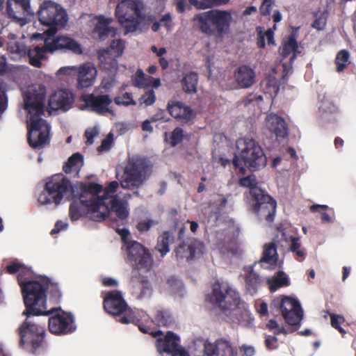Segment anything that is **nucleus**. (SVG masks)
Instances as JSON below:
<instances>
[{
    "mask_svg": "<svg viewBox=\"0 0 356 356\" xmlns=\"http://www.w3.org/2000/svg\"><path fill=\"white\" fill-rule=\"evenodd\" d=\"M124 48V44L122 40H113L108 49L99 51V58L102 63L111 64L113 69L117 70L115 58L122 56Z\"/></svg>",
    "mask_w": 356,
    "mask_h": 356,
    "instance_id": "obj_18",
    "label": "nucleus"
},
{
    "mask_svg": "<svg viewBox=\"0 0 356 356\" xmlns=\"http://www.w3.org/2000/svg\"><path fill=\"white\" fill-rule=\"evenodd\" d=\"M83 165V159L81 154L75 153L68 159L63 169L66 173H75L77 175Z\"/></svg>",
    "mask_w": 356,
    "mask_h": 356,
    "instance_id": "obj_32",
    "label": "nucleus"
},
{
    "mask_svg": "<svg viewBox=\"0 0 356 356\" xmlns=\"http://www.w3.org/2000/svg\"><path fill=\"white\" fill-rule=\"evenodd\" d=\"M10 41L8 43L7 49L15 60H18L26 56L27 49L22 40H15L13 34L9 35Z\"/></svg>",
    "mask_w": 356,
    "mask_h": 356,
    "instance_id": "obj_30",
    "label": "nucleus"
},
{
    "mask_svg": "<svg viewBox=\"0 0 356 356\" xmlns=\"http://www.w3.org/2000/svg\"><path fill=\"white\" fill-rule=\"evenodd\" d=\"M156 101L155 92L153 90H147L138 99L140 106H149Z\"/></svg>",
    "mask_w": 356,
    "mask_h": 356,
    "instance_id": "obj_43",
    "label": "nucleus"
},
{
    "mask_svg": "<svg viewBox=\"0 0 356 356\" xmlns=\"http://www.w3.org/2000/svg\"><path fill=\"white\" fill-rule=\"evenodd\" d=\"M272 3L263 1L261 7H260V11L262 15H268L270 13V6Z\"/></svg>",
    "mask_w": 356,
    "mask_h": 356,
    "instance_id": "obj_64",
    "label": "nucleus"
},
{
    "mask_svg": "<svg viewBox=\"0 0 356 356\" xmlns=\"http://www.w3.org/2000/svg\"><path fill=\"white\" fill-rule=\"evenodd\" d=\"M159 22L160 23V26H164L169 31L172 28V18L170 14L164 15Z\"/></svg>",
    "mask_w": 356,
    "mask_h": 356,
    "instance_id": "obj_56",
    "label": "nucleus"
},
{
    "mask_svg": "<svg viewBox=\"0 0 356 356\" xmlns=\"http://www.w3.org/2000/svg\"><path fill=\"white\" fill-rule=\"evenodd\" d=\"M78 84L81 88H88L92 86L97 76V69L95 66L90 63H83L77 67Z\"/></svg>",
    "mask_w": 356,
    "mask_h": 356,
    "instance_id": "obj_22",
    "label": "nucleus"
},
{
    "mask_svg": "<svg viewBox=\"0 0 356 356\" xmlns=\"http://www.w3.org/2000/svg\"><path fill=\"white\" fill-rule=\"evenodd\" d=\"M235 80L240 88H249L255 81L254 72L248 66H241L235 72Z\"/></svg>",
    "mask_w": 356,
    "mask_h": 356,
    "instance_id": "obj_26",
    "label": "nucleus"
},
{
    "mask_svg": "<svg viewBox=\"0 0 356 356\" xmlns=\"http://www.w3.org/2000/svg\"><path fill=\"white\" fill-rule=\"evenodd\" d=\"M7 10L8 16L21 26L28 23L27 17L33 15L29 0H9Z\"/></svg>",
    "mask_w": 356,
    "mask_h": 356,
    "instance_id": "obj_16",
    "label": "nucleus"
},
{
    "mask_svg": "<svg viewBox=\"0 0 356 356\" xmlns=\"http://www.w3.org/2000/svg\"><path fill=\"white\" fill-rule=\"evenodd\" d=\"M71 313H56L49 317L48 321L49 330L56 335H65L71 334L76 330L73 324V319L70 315Z\"/></svg>",
    "mask_w": 356,
    "mask_h": 356,
    "instance_id": "obj_15",
    "label": "nucleus"
},
{
    "mask_svg": "<svg viewBox=\"0 0 356 356\" xmlns=\"http://www.w3.org/2000/svg\"><path fill=\"white\" fill-rule=\"evenodd\" d=\"M104 306L106 312H126L128 308L121 293L118 291H112L104 298Z\"/></svg>",
    "mask_w": 356,
    "mask_h": 356,
    "instance_id": "obj_24",
    "label": "nucleus"
},
{
    "mask_svg": "<svg viewBox=\"0 0 356 356\" xmlns=\"http://www.w3.org/2000/svg\"><path fill=\"white\" fill-rule=\"evenodd\" d=\"M350 63L349 53L346 50L340 51L335 59L337 72H342Z\"/></svg>",
    "mask_w": 356,
    "mask_h": 356,
    "instance_id": "obj_38",
    "label": "nucleus"
},
{
    "mask_svg": "<svg viewBox=\"0 0 356 356\" xmlns=\"http://www.w3.org/2000/svg\"><path fill=\"white\" fill-rule=\"evenodd\" d=\"M257 181L254 176H248L240 179V184L242 186L250 188V194L252 196V191L254 189H260L257 187Z\"/></svg>",
    "mask_w": 356,
    "mask_h": 356,
    "instance_id": "obj_45",
    "label": "nucleus"
},
{
    "mask_svg": "<svg viewBox=\"0 0 356 356\" xmlns=\"http://www.w3.org/2000/svg\"><path fill=\"white\" fill-rule=\"evenodd\" d=\"M112 315L113 318L122 324L133 323L138 327L140 331L143 333H149L153 337H161L163 335V332L161 330H156L149 332V328L144 325L142 323V319L145 321L149 318L147 313L143 314V316L140 314L141 313H108Z\"/></svg>",
    "mask_w": 356,
    "mask_h": 356,
    "instance_id": "obj_17",
    "label": "nucleus"
},
{
    "mask_svg": "<svg viewBox=\"0 0 356 356\" xmlns=\"http://www.w3.org/2000/svg\"><path fill=\"white\" fill-rule=\"evenodd\" d=\"M114 102L118 106H129L136 105V102L133 99V95L131 92H124L114 98Z\"/></svg>",
    "mask_w": 356,
    "mask_h": 356,
    "instance_id": "obj_42",
    "label": "nucleus"
},
{
    "mask_svg": "<svg viewBox=\"0 0 356 356\" xmlns=\"http://www.w3.org/2000/svg\"><path fill=\"white\" fill-rule=\"evenodd\" d=\"M197 75L191 72L184 76L181 81L183 90L186 93H195L197 91Z\"/></svg>",
    "mask_w": 356,
    "mask_h": 356,
    "instance_id": "obj_34",
    "label": "nucleus"
},
{
    "mask_svg": "<svg viewBox=\"0 0 356 356\" xmlns=\"http://www.w3.org/2000/svg\"><path fill=\"white\" fill-rule=\"evenodd\" d=\"M59 49H68L76 54L82 53L81 45L75 40L67 35H60L52 39L46 38L44 47L37 46L29 50V62L33 66L38 67L41 65V60L45 58V53H54Z\"/></svg>",
    "mask_w": 356,
    "mask_h": 356,
    "instance_id": "obj_9",
    "label": "nucleus"
},
{
    "mask_svg": "<svg viewBox=\"0 0 356 356\" xmlns=\"http://www.w3.org/2000/svg\"><path fill=\"white\" fill-rule=\"evenodd\" d=\"M88 26L92 28L91 35L95 40H104L114 37L117 29L113 26V19L104 16H88Z\"/></svg>",
    "mask_w": 356,
    "mask_h": 356,
    "instance_id": "obj_11",
    "label": "nucleus"
},
{
    "mask_svg": "<svg viewBox=\"0 0 356 356\" xmlns=\"http://www.w3.org/2000/svg\"><path fill=\"white\" fill-rule=\"evenodd\" d=\"M196 26L207 35H213L222 39L230 33L233 22L232 12L228 10L214 9L196 15L193 19Z\"/></svg>",
    "mask_w": 356,
    "mask_h": 356,
    "instance_id": "obj_6",
    "label": "nucleus"
},
{
    "mask_svg": "<svg viewBox=\"0 0 356 356\" xmlns=\"http://www.w3.org/2000/svg\"><path fill=\"white\" fill-rule=\"evenodd\" d=\"M244 271L247 273L245 275L247 283L248 284L249 286H252L254 289L257 283V275L253 271V268L252 266H248L244 268Z\"/></svg>",
    "mask_w": 356,
    "mask_h": 356,
    "instance_id": "obj_47",
    "label": "nucleus"
},
{
    "mask_svg": "<svg viewBox=\"0 0 356 356\" xmlns=\"http://www.w3.org/2000/svg\"><path fill=\"white\" fill-rule=\"evenodd\" d=\"M234 166L244 173L245 168L257 170L266 164V158L260 145L251 138H241L236 141L233 160Z\"/></svg>",
    "mask_w": 356,
    "mask_h": 356,
    "instance_id": "obj_7",
    "label": "nucleus"
},
{
    "mask_svg": "<svg viewBox=\"0 0 356 356\" xmlns=\"http://www.w3.org/2000/svg\"><path fill=\"white\" fill-rule=\"evenodd\" d=\"M77 70V67L76 66H65L60 67L57 72H56V76H58L60 79L66 77V76H71L75 74Z\"/></svg>",
    "mask_w": 356,
    "mask_h": 356,
    "instance_id": "obj_48",
    "label": "nucleus"
},
{
    "mask_svg": "<svg viewBox=\"0 0 356 356\" xmlns=\"http://www.w3.org/2000/svg\"><path fill=\"white\" fill-rule=\"evenodd\" d=\"M179 337L174 332L168 331L163 337L156 339V346L159 353H166L171 355L173 350L179 345Z\"/></svg>",
    "mask_w": 356,
    "mask_h": 356,
    "instance_id": "obj_23",
    "label": "nucleus"
},
{
    "mask_svg": "<svg viewBox=\"0 0 356 356\" xmlns=\"http://www.w3.org/2000/svg\"><path fill=\"white\" fill-rule=\"evenodd\" d=\"M265 129L273 134L277 138H283L287 134L285 121L275 114H268L265 119Z\"/></svg>",
    "mask_w": 356,
    "mask_h": 356,
    "instance_id": "obj_20",
    "label": "nucleus"
},
{
    "mask_svg": "<svg viewBox=\"0 0 356 356\" xmlns=\"http://www.w3.org/2000/svg\"><path fill=\"white\" fill-rule=\"evenodd\" d=\"M40 22L49 26L46 33L51 35L56 33L58 28H63L67 22L65 10L58 4L51 1H45L41 6L38 11Z\"/></svg>",
    "mask_w": 356,
    "mask_h": 356,
    "instance_id": "obj_10",
    "label": "nucleus"
},
{
    "mask_svg": "<svg viewBox=\"0 0 356 356\" xmlns=\"http://www.w3.org/2000/svg\"><path fill=\"white\" fill-rule=\"evenodd\" d=\"M149 175L145 160L136 156L128 159L122 175L116 173L119 182L112 181L104 187L98 184L82 182L72 186L63 175H54L47 181L38 202L42 205L51 203L57 205L65 197H78L87 216L93 220L102 221L110 213L124 219L129 215L127 200L131 194L118 192L120 185L123 189L137 190L145 184Z\"/></svg>",
    "mask_w": 356,
    "mask_h": 356,
    "instance_id": "obj_1",
    "label": "nucleus"
},
{
    "mask_svg": "<svg viewBox=\"0 0 356 356\" xmlns=\"http://www.w3.org/2000/svg\"><path fill=\"white\" fill-rule=\"evenodd\" d=\"M327 23V14L325 13H321L316 17L315 20L312 24L313 28L321 31L323 30Z\"/></svg>",
    "mask_w": 356,
    "mask_h": 356,
    "instance_id": "obj_49",
    "label": "nucleus"
},
{
    "mask_svg": "<svg viewBox=\"0 0 356 356\" xmlns=\"http://www.w3.org/2000/svg\"><path fill=\"white\" fill-rule=\"evenodd\" d=\"M190 6H193L197 9L205 10L208 8L206 0H189Z\"/></svg>",
    "mask_w": 356,
    "mask_h": 356,
    "instance_id": "obj_57",
    "label": "nucleus"
},
{
    "mask_svg": "<svg viewBox=\"0 0 356 356\" xmlns=\"http://www.w3.org/2000/svg\"><path fill=\"white\" fill-rule=\"evenodd\" d=\"M182 138V130L179 128H177L171 134L170 138V143L171 144V145L175 146L181 141Z\"/></svg>",
    "mask_w": 356,
    "mask_h": 356,
    "instance_id": "obj_53",
    "label": "nucleus"
},
{
    "mask_svg": "<svg viewBox=\"0 0 356 356\" xmlns=\"http://www.w3.org/2000/svg\"><path fill=\"white\" fill-rule=\"evenodd\" d=\"M128 259L133 266L139 270H149L153 259L148 251L136 241L127 242L124 245Z\"/></svg>",
    "mask_w": 356,
    "mask_h": 356,
    "instance_id": "obj_12",
    "label": "nucleus"
},
{
    "mask_svg": "<svg viewBox=\"0 0 356 356\" xmlns=\"http://www.w3.org/2000/svg\"><path fill=\"white\" fill-rule=\"evenodd\" d=\"M273 304L275 307L280 309L281 312H302L300 302L294 297L277 298L273 301Z\"/></svg>",
    "mask_w": 356,
    "mask_h": 356,
    "instance_id": "obj_28",
    "label": "nucleus"
},
{
    "mask_svg": "<svg viewBox=\"0 0 356 356\" xmlns=\"http://www.w3.org/2000/svg\"><path fill=\"white\" fill-rule=\"evenodd\" d=\"M73 102V95L70 90H59L50 97L49 105L52 110L66 111L71 108Z\"/></svg>",
    "mask_w": 356,
    "mask_h": 356,
    "instance_id": "obj_19",
    "label": "nucleus"
},
{
    "mask_svg": "<svg viewBox=\"0 0 356 356\" xmlns=\"http://www.w3.org/2000/svg\"><path fill=\"white\" fill-rule=\"evenodd\" d=\"M167 291L175 296L182 297L185 294L184 286L180 279L175 276L168 278L165 283Z\"/></svg>",
    "mask_w": 356,
    "mask_h": 356,
    "instance_id": "obj_31",
    "label": "nucleus"
},
{
    "mask_svg": "<svg viewBox=\"0 0 356 356\" xmlns=\"http://www.w3.org/2000/svg\"><path fill=\"white\" fill-rule=\"evenodd\" d=\"M301 243L299 237H291L290 241L289 249L296 254L298 258L302 261L305 257V252L304 250L300 248Z\"/></svg>",
    "mask_w": 356,
    "mask_h": 356,
    "instance_id": "obj_41",
    "label": "nucleus"
},
{
    "mask_svg": "<svg viewBox=\"0 0 356 356\" xmlns=\"http://www.w3.org/2000/svg\"><path fill=\"white\" fill-rule=\"evenodd\" d=\"M262 89L264 90V96L259 95L257 99L259 101L266 100L270 102L275 97L279 90L280 86L275 77L270 76L262 83Z\"/></svg>",
    "mask_w": 356,
    "mask_h": 356,
    "instance_id": "obj_29",
    "label": "nucleus"
},
{
    "mask_svg": "<svg viewBox=\"0 0 356 356\" xmlns=\"http://www.w3.org/2000/svg\"><path fill=\"white\" fill-rule=\"evenodd\" d=\"M157 224V221L147 218L141 220L138 222L137 225V228L140 232H147L148 231L152 226L156 225Z\"/></svg>",
    "mask_w": 356,
    "mask_h": 356,
    "instance_id": "obj_51",
    "label": "nucleus"
},
{
    "mask_svg": "<svg viewBox=\"0 0 356 356\" xmlns=\"http://www.w3.org/2000/svg\"><path fill=\"white\" fill-rule=\"evenodd\" d=\"M277 341V338L275 334L274 336L266 335L265 337V346L269 350L274 348V347H273V344Z\"/></svg>",
    "mask_w": 356,
    "mask_h": 356,
    "instance_id": "obj_62",
    "label": "nucleus"
},
{
    "mask_svg": "<svg viewBox=\"0 0 356 356\" xmlns=\"http://www.w3.org/2000/svg\"><path fill=\"white\" fill-rule=\"evenodd\" d=\"M219 356H237V351L229 343H219Z\"/></svg>",
    "mask_w": 356,
    "mask_h": 356,
    "instance_id": "obj_46",
    "label": "nucleus"
},
{
    "mask_svg": "<svg viewBox=\"0 0 356 356\" xmlns=\"http://www.w3.org/2000/svg\"><path fill=\"white\" fill-rule=\"evenodd\" d=\"M115 16L119 23L127 32L135 31L143 22L151 26L153 31L156 32L160 28V23L152 15H145V6L140 0H118Z\"/></svg>",
    "mask_w": 356,
    "mask_h": 356,
    "instance_id": "obj_4",
    "label": "nucleus"
},
{
    "mask_svg": "<svg viewBox=\"0 0 356 356\" xmlns=\"http://www.w3.org/2000/svg\"><path fill=\"white\" fill-rule=\"evenodd\" d=\"M229 1L230 0H206L208 8L226 5L229 2Z\"/></svg>",
    "mask_w": 356,
    "mask_h": 356,
    "instance_id": "obj_61",
    "label": "nucleus"
},
{
    "mask_svg": "<svg viewBox=\"0 0 356 356\" xmlns=\"http://www.w3.org/2000/svg\"><path fill=\"white\" fill-rule=\"evenodd\" d=\"M23 314L26 315V318L17 329L19 336V346L32 353H35L43 344L46 330L44 326L32 321L31 318L40 315L48 316L51 313Z\"/></svg>",
    "mask_w": 356,
    "mask_h": 356,
    "instance_id": "obj_8",
    "label": "nucleus"
},
{
    "mask_svg": "<svg viewBox=\"0 0 356 356\" xmlns=\"http://www.w3.org/2000/svg\"><path fill=\"white\" fill-rule=\"evenodd\" d=\"M327 207L326 205H320V204H316L312 205L310 207V209L312 211H316L317 209L318 210V212L321 214V219L323 222H331V218L328 214H327L325 212L322 211V209H326Z\"/></svg>",
    "mask_w": 356,
    "mask_h": 356,
    "instance_id": "obj_54",
    "label": "nucleus"
},
{
    "mask_svg": "<svg viewBox=\"0 0 356 356\" xmlns=\"http://www.w3.org/2000/svg\"><path fill=\"white\" fill-rule=\"evenodd\" d=\"M7 270L10 273L19 272L18 282L21 286L26 312H46L45 291L49 287V280L43 277L29 280L31 272L18 262H13L8 265ZM47 312L59 311L58 309L54 308Z\"/></svg>",
    "mask_w": 356,
    "mask_h": 356,
    "instance_id": "obj_3",
    "label": "nucleus"
},
{
    "mask_svg": "<svg viewBox=\"0 0 356 356\" xmlns=\"http://www.w3.org/2000/svg\"><path fill=\"white\" fill-rule=\"evenodd\" d=\"M267 282L269 285L270 290L271 291H275L282 286L289 285V280L284 272L279 271L275 277L268 279Z\"/></svg>",
    "mask_w": 356,
    "mask_h": 356,
    "instance_id": "obj_33",
    "label": "nucleus"
},
{
    "mask_svg": "<svg viewBox=\"0 0 356 356\" xmlns=\"http://www.w3.org/2000/svg\"><path fill=\"white\" fill-rule=\"evenodd\" d=\"M266 328L269 331H273L275 336L280 334H287L288 331L283 327L280 326L279 323L274 319H270L266 324Z\"/></svg>",
    "mask_w": 356,
    "mask_h": 356,
    "instance_id": "obj_44",
    "label": "nucleus"
},
{
    "mask_svg": "<svg viewBox=\"0 0 356 356\" xmlns=\"http://www.w3.org/2000/svg\"><path fill=\"white\" fill-rule=\"evenodd\" d=\"M83 210L79 207L78 202L72 203L70 207V216L72 220H78L82 215Z\"/></svg>",
    "mask_w": 356,
    "mask_h": 356,
    "instance_id": "obj_50",
    "label": "nucleus"
},
{
    "mask_svg": "<svg viewBox=\"0 0 356 356\" xmlns=\"http://www.w3.org/2000/svg\"><path fill=\"white\" fill-rule=\"evenodd\" d=\"M278 254L274 243H269L264 246L263 256L261 259V265L266 268H272L277 266Z\"/></svg>",
    "mask_w": 356,
    "mask_h": 356,
    "instance_id": "obj_27",
    "label": "nucleus"
},
{
    "mask_svg": "<svg viewBox=\"0 0 356 356\" xmlns=\"http://www.w3.org/2000/svg\"><path fill=\"white\" fill-rule=\"evenodd\" d=\"M204 352L206 356H219V343L218 345L206 343Z\"/></svg>",
    "mask_w": 356,
    "mask_h": 356,
    "instance_id": "obj_52",
    "label": "nucleus"
},
{
    "mask_svg": "<svg viewBox=\"0 0 356 356\" xmlns=\"http://www.w3.org/2000/svg\"><path fill=\"white\" fill-rule=\"evenodd\" d=\"M113 134H109L106 138L103 140L102 145L99 146V149L100 151L107 150L110 148V146L113 142Z\"/></svg>",
    "mask_w": 356,
    "mask_h": 356,
    "instance_id": "obj_59",
    "label": "nucleus"
},
{
    "mask_svg": "<svg viewBox=\"0 0 356 356\" xmlns=\"http://www.w3.org/2000/svg\"><path fill=\"white\" fill-rule=\"evenodd\" d=\"M83 108L99 114L110 113L114 115L112 109V99L108 95H95L87 94L82 96Z\"/></svg>",
    "mask_w": 356,
    "mask_h": 356,
    "instance_id": "obj_14",
    "label": "nucleus"
},
{
    "mask_svg": "<svg viewBox=\"0 0 356 356\" xmlns=\"http://www.w3.org/2000/svg\"><path fill=\"white\" fill-rule=\"evenodd\" d=\"M285 322L291 326L294 327L292 331L297 330L300 326L303 318L304 313H282Z\"/></svg>",
    "mask_w": 356,
    "mask_h": 356,
    "instance_id": "obj_37",
    "label": "nucleus"
},
{
    "mask_svg": "<svg viewBox=\"0 0 356 356\" xmlns=\"http://www.w3.org/2000/svg\"><path fill=\"white\" fill-rule=\"evenodd\" d=\"M133 85L137 88H147L150 86V76H147L142 70L138 69L131 77Z\"/></svg>",
    "mask_w": 356,
    "mask_h": 356,
    "instance_id": "obj_35",
    "label": "nucleus"
},
{
    "mask_svg": "<svg viewBox=\"0 0 356 356\" xmlns=\"http://www.w3.org/2000/svg\"><path fill=\"white\" fill-rule=\"evenodd\" d=\"M330 316V323L332 327L337 330L342 334H346L343 327L346 325L345 318L336 313H328Z\"/></svg>",
    "mask_w": 356,
    "mask_h": 356,
    "instance_id": "obj_40",
    "label": "nucleus"
},
{
    "mask_svg": "<svg viewBox=\"0 0 356 356\" xmlns=\"http://www.w3.org/2000/svg\"><path fill=\"white\" fill-rule=\"evenodd\" d=\"M67 226L68 223L67 220H58L56 222L54 228L51 231V234H54L61 230H65L67 229Z\"/></svg>",
    "mask_w": 356,
    "mask_h": 356,
    "instance_id": "obj_58",
    "label": "nucleus"
},
{
    "mask_svg": "<svg viewBox=\"0 0 356 356\" xmlns=\"http://www.w3.org/2000/svg\"><path fill=\"white\" fill-rule=\"evenodd\" d=\"M252 207L254 211L260 218L272 222L276 208V202L261 189L252 191Z\"/></svg>",
    "mask_w": 356,
    "mask_h": 356,
    "instance_id": "obj_13",
    "label": "nucleus"
},
{
    "mask_svg": "<svg viewBox=\"0 0 356 356\" xmlns=\"http://www.w3.org/2000/svg\"><path fill=\"white\" fill-rule=\"evenodd\" d=\"M205 247L199 240H193L189 243L180 245L176 250V256L180 259H190L202 254Z\"/></svg>",
    "mask_w": 356,
    "mask_h": 356,
    "instance_id": "obj_21",
    "label": "nucleus"
},
{
    "mask_svg": "<svg viewBox=\"0 0 356 356\" xmlns=\"http://www.w3.org/2000/svg\"><path fill=\"white\" fill-rule=\"evenodd\" d=\"M172 241V237L168 232L163 233L159 237L156 249L161 254L162 257L166 255L169 252V244Z\"/></svg>",
    "mask_w": 356,
    "mask_h": 356,
    "instance_id": "obj_36",
    "label": "nucleus"
},
{
    "mask_svg": "<svg viewBox=\"0 0 356 356\" xmlns=\"http://www.w3.org/2000/svg\"><path fill=\"white\" fill-rule=\"evenodd\" d=\"M240 350L245 356H253L255 354V349L252 346L243 344L240 347Z\"/></svg>",
    "mask_w": 356,
    "mask_h": 356,
    "instance_id": "obj_60",
    "label": "nucleus"
},
{
    "mask_svg": "<svg viewBox=\"0 0 356 356\" xmlns=\"http://www.w3.org/2000/svg\"><path fill=\"white\" fill-rule=\"evenodd\" d=\"M205 302L207 308L213 310L234 312L248 309L235 289L219 281L213 284L211 293L206 296Z\"/></svg>",
    "mask_w": 356,
    "mask_h": 356,
    "instance_id": "obj_5",
    "label": "nucleus"
},
{
    "mask_svg": "<svg viewBox=\"0 0 356 356\" xmlns=\"http://www.w3.org/2000/svg\"><path fill=\"white\" fill-rule=\"evenodd\" d=\"M297 49L298 44L296 39L294 35H291L284 41L283 45L280 49V54L284 57H286L291 53H295Z\"/></svg>",
    "mask_w": 356,
    "mask_h": 356,
    "instance_id": "obj_39",
    "label": "nucleus"
},
{
    "mask_svg": "<svg viewBox=\"0 0 356 356\" xmlns=\"http://www.w3.org/2000/svg\"><path fill=\"white\" fill-rule=\"evenodd\" d=\"M168 108L170 113L181 122H187L194 117L191 108L181 102H172L168 104Z\"/></svg>",
    "mask_w": 356,
    "mask_h": 356,
    "instance_id": "obj_25",
    "label": "nucleus"
},
{
    "mask_svg": "<svg viewBox=\"0 0 356 356\" xmlns=\"http://www.w3.org/2000/svg\"><path fill=\"white\" fill-rule=\"evenodd\" d=\"M172 356H191L189 353L181 348L179 345L176 349L173 350V353L171 354Z\"/></svg>",
    "mask_w": 356,
    "mask_h": 356,
    "instance_id": "obj_63",
    "label": "nucleus"
},
{
    "mask_svg": "<svg viewBox=\"0 0 356 356\" xmlns=\"http://www.w3.org/2000/svg\"><path fill=\"white\" fill-rule=\"evenodd\" d=\"M99 134V130L97 127H94L92 128L88 129L85 132V136L86 137L88 144L93 143V138L96 137Z\"/></svg>",
    "mask_w": 356,
    "mask_h": 356,
    "instance_id": "obj_55",
    "label": "nucleus"
},
{
    "mask_svg": "<svg viewBox=\"0 0 356 356\" xmlns=\"http://www.w3.org/2000/svg\"><path fill=\"white\" fill-rule=\"evenodd\" d=\"M46 88L31 86L24 93V107L28 113V141L34 148H41L49 141L50 127L41 118L44 113Z\"/></svg>",
    "mask_w": 356,
    "mask_h": 356,
    "instance_id": "obj_2",
    "label": "nucleus"
}]
</instances>
